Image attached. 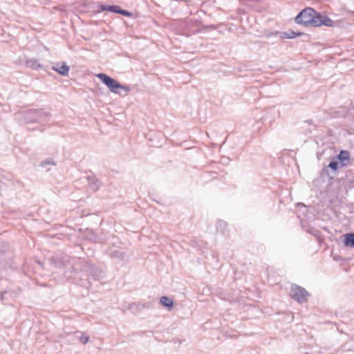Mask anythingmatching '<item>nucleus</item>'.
<instances>
[{
    "label": "nucleus",
    "mask_w": 354,
    "mask_h": 354,
    "mask_svg": "<svg viewBox=\"0 0 354 354\" xmlns=\"http://www.w3.org/2000/svg\"><path fill=\"white\" fill-rule=\"evenodd\" d=\"M76 340H80L83 344H86L89 341V337L85 336L83 333L80 331H76L73 335L72 341L75 342Z\"/></svg>",
    "instance_id": "nucleus-8"
},
{
    "label": "nucleus",
    "mask_w": 354,
    "mask_h": 354,
    "mask_svg": "<svg viewBox=\"0 0 354 354\" xmlns=\"http://www.w3.org/2000/svg\"><path fill=\"white\" fill-rule=\"evenodd\" d=\"M26 65L28 67L31 68L34 70H38L39 68L42 67L41 65L39 64L35 59H30L27 61Z\"/></svg>",
    "instance_id": "nucleus-16"
},
{
    "label": "nucleus",
    "mask_w": 354,
    "mask_h": 354,
    "mask_svg": "<svg viewBox=\"0 0 354 354\" xmlns=\"http://www.w3.org/2000/svg\"><path fill=\"white\" fill-rule=\"evenodd\" d=\"M80 261L78 259H71L69 256L66 254H60L54 257L51 259V263L55 266V267L58 268H65V275L67 277H71V276H67V271L73 270L75 272H77L79 269L76 267V264L77 262Z\"/></svg>",
    "instance_id": "nucleus-2"
},
{
    "label": "nucleus",
    "mask_w": 354,
    "mask_h": 354,
    "mask_svg": "<svg viewBox=\"0 0 354 354\" xmlns=\"http://www.w3.org/2000/svg\"><path fill=\"white\" fill-rule=\"evenodd\" d=\"M97 77L114 93L122 95L118 90L121 89L124 91V95H127L130 92L131 88L127 85L120 84L116 80L107 75L105 73H99Z\"/></svg>",
    "instance_id": "nucleus-4"
},
{
    "label": "nucleus",
    "mask_w": 354,
    "mask_h": 354,
    "mask_svg": "<svg viewBox=\"0 0 354 354\" xmlns=\"http://www.w3.org/2000/svg\"><path fill=\"white\" fill-rule=\"evenodd\" d=\"M160 303L162 306L167 307V308H171L174 305L173 300L166 296H163L160 298Z\"/></svg>",
    "instance_id": "nucleus-14"
},
{
    "label": "nucleus",
    "mask_w": 354,
    "mask_h": 354,
    "mask_svg": "<svg viewBox=\"0 0 354 354\" xmlns=\"http://www.w3.org/2000/svg\"><path fill=\"white\" fill-rule=\"evenodd\" d=\"M87 180L89 187L92 190H93L94 192L98 190L100 184L99 183V180L95 176H88Z\"/></svg>",
    "instance_id": "nucleus-9"
},
{
    "label": "nucleus",
    "mask_w": 354,
    "mask_h": 354,
    "mask_svg": "<svg viewBox=\"0 0 354 354\" xmlns=\"http://www.w3.org/2000/svg\"><path fill=\"white\" fill-rule=\"evenodd\" d=\"M114 255L115 257L119 258L121 260H124V254L121 252L115 251Z\"/></svg>",
    "instance_id": "nucleus-20"
},
{
    "label": "nucleus",
    "mask_w": 354,
    "mask_h": 354,
    "mask_svg": "<svg viewBox=\"0 0 354 354\" xmlns=\"http://www.w3.org/2000/svg\"><path fill=\"white\" fill-rule=\"evenodd\" d=\"M344 245L346 247H354V233H348L344 235Z\"/></svg>",
    "instance_id": "nucleus-12"
},
{
    "label": "nucleus",
    "mask_w": 354,
    "mask_h": 354,
    "mask_svg": "<svg viewBox=\"0 0 354 354\" xmlns=\"http://www.w3.org/2000/svg\"><path fill=\"white\" fill-rule=\"evenodd\" d=\"M41 165L43 166H45L46 165H55V162L53 161V160H44L42 162H41Z\"/></svg>",
    "instance_id": "nucleus-21"
},
{
    "label": "nucleus",
    "mask_w": 354,
    "mask_h": 354,
    "mask_svg": "<svg viewBox=\"0 0 354 354\" xmlns=\"http://www.w3.org/2000/svg\"><path fill=\"white\" fill-rule=\"evenodd\" d=\"M53 69L62 75H66L69 71V67L65 64H57Z\"/></svg>",
    "instance_id": "nucleus-10"
},
{
    "label": "nucleus",
    "mask_w": 354,
    "mask_h": 354,
    "mask_svg": "<svg viewBox=\"0 0 354 354\" xmlns=\"http://www.w3.org/2000/svg\"><path fill=\"white\" fill-rule=\"evenodd\" d=\"M7 294V292H3L1 293L0 295V297H1V300H3L4 299V296Z\"/></svg>",
    "instance_id": "nucleus-22"
},
{
    "label": "nucleus",
    "mask_w": 354,
    "mask_h": 354,
    "mask_svg": "<svg viewBox=\"0 0 354 354\" xmlns=\"http://www.w3.org/2000/svg\"><path fill=\"white\" fill-rule=\"evenodd\" d=\"M100 9L102 11L107 10L111 12L118 13L119 6H109V5H104L100 4L99 6Z\"/></svg>",
    "instance_id": "nucleus-13"
},
{
    "label": "nucleus",
    "mask_w": 354,
    "mask_h": 354,
    "mask_svg": "<svg viewBox=\"0 0 354 354\" xmlns=\"http://www.w3.org/2000/svg\"><path fill=\"white\" fill-rule=\"evenodd\" d=\"M97 77L114 93L122 95L118 90L121 89L124 91V95H127L130 92L131 88L127 85L120 84L116 80L107 75L105 73H99Z\"/></svg>",
    "instance_id": "nucleus-3"
},
{
    "label": "nucleus",
    "mask_w": 354,
    "mask_h": 354,
    "mask_svg": "<svg viewBox=\"0 0 354 354\" xmlns=\"http://www.w3.org/2000/svg\"><path fill=\"white\" fill-rule=\"evenodd\" d=\"M227 227V224L225 221L219 220L216 223V227L218 231L224 233Z\"/></svg>",
    "instance_id": "nucleus-15"
},
{
    "label": "nucleus",
    "mask_w": 354,
    "mask_h": 354,
    "mask_svg": "<svg viewBox=\"0 0 354 354\" xmlns=\"http://www.w3.org/2000/svg\"><path fill=\"white\" fill-rule=\"evenodd\" d=\"M295 21L299 24H303L306 27H317L325 26L327 27L333 26V21L328 16L316 12L311 8L304 9L296 17Z\"/></svg>",
    "instance_id": "nucleus-1"
},
{
    "label": "nucleus",
    "mask_w": 354,
    "mask_h": 354,
    "mask_svg": "<svg viewBox=\"0 0 354 354\" xmlns=\"http://www.w3.org/2000/svg\"><path fill=\"white\" fill-rule=\"evenodd\" d=\"M145 308V306L140 304H136L133 303L129 305V309L132 311H134L135 310H140Z\"/></svg>",
    "instance_id": "nucleus-17"
},
{
    "label": "nucleus",
    "mask_w": 354,
    "mask_h": 354,
    "mask_svg": "<svg viewBox=\"0 0 354 354\" xmlns=\"http://www.w3.org/2000/svg\"><path fill=\"white\" fill-rule=\"evenodd\" d=\"M337 159L341 163L342 167H345L348 165L350 162V153L348 151L342 150L337 156Z\"/></svg>",
    "instance_id": "nucleus-7"
},
{
    "label": "nucleus",
    "mask_w": 354,
    "mask_h": 354,
    "mask_svg": "<svg viewBox=\"0 0 354 354\" xmlns=\"http://www.w3.org/2000/svg\"><path fill=\"white\" fill-rule=\"evenodd\" d=\"M328 167L333 171H336L338 167V162L337 160H331Z\"/></svg>",
    "instance_id": "nucleus-18"
},
{
    "label": "nucleus",
    "mask_w": 354,
    "mask_h": 354,
    "mask_svg": "<svg viewBox=\"0 0 354 354\" xmlns=\"http://www.w3.org/2000/svg\"><path fill=\"white\" fill-rule=\"evenodd\" d=\"M279 37L281 39H292L297 36L301 35V32H295V31H292V30L281 32H279Z\"/></svg>",
    "instance_id": "nucleus-11"
},
{
    "label": "nucleus",
    "mask_w": 354,
    "mask_h": 354,
    "mask_svg": "<svg viewBox=\"0 0 354 354\" xmlns=\"http://www.w3.org/2000/svg\"><path fill=\"white\" fill-rule=\"evenodd\" d=\"M118 13L122 15L123 16H130L131 13L125 10H122L119 7Z\"/></svg>",
    "instance_id": "nucleus-19"
},
{
    "label": "nucleus",
    "mask_w": 354,
    "mask_h": 354,
    "mask_svg": "<svg viewBox=\"0 0 354 354\" xmlns=\"http://www.w3.org/2000/svg\"><path fill=\"white\" fill-rule=\"evenodd\" d=\"M25 118L30 122H44L49 119L50 115L43 110L31 109L25 113Z\"/></svg>",
    "instance_id": "nucleus-5"
},
{
    "label": "nucleus",
    "mask_w": 354,
    "mask_h": 354,
    "mask_svg": "<svg viewBox=\"0 0 354 354\" xmlns=\"http://www.w3.org/2000/svg\"><path fill=\"white\" fill-rule=\"evenodd\" d=\"M290 296L298 303L302 304L306 301L309 294L304 288L297 284H292L290 288Z\"/></svg>",
    "instance_id": "nucleus-6"
}]
</instances>
